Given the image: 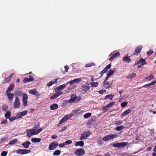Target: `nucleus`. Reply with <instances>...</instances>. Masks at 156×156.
<instances>
[{
	"label": "nucleus",
	"mask_w": 156,
	"mask_h": 156,
	"mask_svg": "<svg viewBox=\"0 0 156 156\" xmlns=\"http://www.w3.org/2000/svg\"><path fill=\"white\" fill-rule=\"evenodd\" d=\"M60 153L61 152L59 150H57L54 151L53 154L55 155H59Z\"/></svg>",
	"instance_id": "obj_43"
},
{
	"label": "nucleus",
	"mask_w": 156,
	"mask_h": 156,
	"mask_svg": "<svg viewBox=\"0 0 156 156\" xmlns=\"http://www.w3.org/2000/svg\"><path fill=\"white\" fill-rule=\"evenodd\" d=\"M20 105L19 99L18 97H16L14 102V106L15 108H19Z\"/></svg>",
	"instance_id": "obj_9"
},
{
	"label": "nucleus",
	"mask_w": 156,
	"mask_h": 156,
	"mask_svg": "<svg viewBox=\"0 0 156 156\" xmlns=\"http://www.w3.org/2000/svg\"><path fill=\"white\" fill-rule=\"evenodd\" d=\"M98 144H103L102 141L101 140H99L97 141Z\"/></svg>",
	"instance_id": "obj_61"
},
{
	"label": "nucleus",
	"mask_w": 156,
	"mask_h": 156,
	"mask_svg": "<svg viewBox=\"0 0 156 156\" xmlns=\"http://www.w3.org/2000/svg\"><path fill=\"white\" fill-rule=\"evenodd\" d=\"M98 82H93L91 83L92 87H98Z\"/></svg>",
	"instance_id": "obj_45"
},
{
	"label": "nucleus",
	"mask_w": 156,
	"mask_h": 156,
	"mask_svg": "<svg viewBox=\"0 0 156 156\" xmlns=\"http://www.w3.org/2000/svg\"><path fill=\"white\" fill-rule=\"evenodd\" d=\"M73 114L70 113L65 116L59 122V124H62L65 122L67 120L71 118Z\"/></svg>",
	"instance_id": "obj_3"
},
{
	"label": "nucleus",
	"mask_w": 156,
	"mask_h": 156,
	"mask_svg": "<svg viewBox=\"0 0 156 156\" xmlns=\"http://www.w3.org/2000/svg\"><path fill=\"white\" fill-rule=\"evenodd\" d=\"M30 144V141H27L24 143H23L22 144V145L23 146L24 148L27 149L29 147V146Z\"/></svg>",
	"instance_id": "obj_26"
},
{
	"label": "nucleus",
	"mask_w": 156,
	"mask_h": 156,
	"mask_svg": "<svg viewBox=\"0 0 156 156\" xmlns=\"http://www.w3.org/2000/svg\"><path fill=\"white\" fill-rule=\"evenodd\" d=\"M7 138V137H3L0 140V142H1L3 140H6Z\"/></svg>",
	"instance_id": "obj_64"
},
{
	"label": "nucleus",
	"mask_w": 156,
	"mask_h": 156,
	"mask_svg": "<svg viewBox=\"0 0 156 156\" xmlns=\"http://www.w3.org/2000/svg\"><path fill=\"white\" fill-rule=\"evenodd\" d=\"M76 99V95L73 94L71 95L70 99L68 100L67 102L68 103H73L75 102Z\"/></svg>",
	"instance_id": "obj_16"
},
{
	"label": "nucleus",
	"mask_w": 156,
	"mask_h": 156,
	"mask_svg": "<svg viewBox=\"0 0 156 156\" xmlns=\"http://www.w3.org/2000/svg\"><path fill=\"white\" fill-rule=\"evenodd\" d=\"M111 67V64H110L109 65H107L106 67L102 71V74H103L104 73H106L107 72L108 70L110 69Z\"/></svg>",
	"instance_id": "obj_23"
},
{
	"label": "nucleus",
	"mask_w": 156,
	"mask_h": 156,
	"mask_svg": "<svg viewBox=\"0 0 156 156\" xmlns=\"http://www.w3.org/2000/svg\"><path fill=\"white\" fill-rule=\"evenodd\" d=\"M122 120L116 121L115 122V124L116 126H118L119 125L122 124Z\"/></svg>",
	"instance_id": "obj_38"
},
{
	"label": "nucleus",
	"mask_w": 156,
	"mask_h": 156,
	"mask_svg": "<svg viewBox=\"0 0 156 156\" xmlns=\"http://www.w3.org/2000/svg\"><path fill=\"white\" fill-rule=\"evenodd\" d=\"M27 113V111H24L22 112H19L16 114V118L18 119L21 118L26 115Z\"/></svg>",
	"instance_id": "obj_12"
},
{
	"label": "nucleus",
	"mask_w": 156,
	"mask_h": 156,
	"mask_svg": "<svg viewBox=\"0 0 156 156\" xmlns=\"http://www.w3.org/2000/svg\"><path fill=\"white\" fill-rule=\"evenodd\" d=\"M14 73L11 74L7 78L5 79V82H9L10 79L12 78V76L14 75Z\"/></svg>",
	"instance_id": "obj_32"
},
{
	"label": "nucleus",
	"mask_w": 156,
	"mask_h": 156,
	"mask_svg": "<svg viewBox=\"0 0 156 156\" xmlns=\"http://www.w3.org/2000/svg\"><path fill=\"white\" fill-rule=\"evenodd\" d=\"M58 144L57 142L52 143L49 146L48 149L49 150H53L58 146Z\"/></svg>",
	"instance_id": "obj_10"
},
{
	"label": "nucleus",
	"mask_w": 156,
	"mask_h": 156,
	"mask_svg": "<svg viewBox=\"0 0 156 156\" xmlns=\"http://www.w3.org/2000/svg\"><path fill=\"white\" fill-rule=\"evenodd\" d=\"M31 140L34 142H39L41 140V139L38 138H33Z\"/></svg>",
	"instance_id": "obj_36"
},
{
	"label": "nucleus",
	"mask_w": 156,
	"mask_h": 156,
	"mask_svg": "<svg viewBox=\"0 0 156 156\" xmlns=\"http://www.w3.org/2000/svg\"><path fill=\"white\" fill-rule=\"evenodd\" d=\"M75 153L77 156L83 155L84 154V151L83 149H79L75 151Z\"/></svg>",
	"instance_id": "obj_11"
},
{
	"label": "nucleus",
	"mask_w": 156,
	"mask_h": 156,
	"mask_svg": "<svg viewBox=\"0 0 156 156\" xmlns=\"http://www.w3.org/2000/svg\"><path fill=\"white\" fill-rule=\"evenodd\" d=\"M131 110L130 109H128L125 111L122 114L120 115L121 117H122L123 116L126 115H127L129 114L131 112Z\"/></svg>",
	"instance_id": "obj_27"
},
{
	"label": "nucleus",
	"mask_w": 156,
	"mask_h": 156,
	"mask_svg": "<svg viewBox=\"0 0 156 156\" xmlns=\"http://www.w3.org/2000/svg\"><path fill=\"white\" fill-rule=\"evenodd\" d=\"M11 115V112L10 111H7L5 114V117L6 119H9Z\"/></svg>",
	"instance_id": "obj_31"
},
{
	"label": "nucleus",
	"mask_w": 156,
	"mask_h": 156,
	"mask_svg": "<svg viewBox=\"0 0 156 156\" xmlns=\"http://www.w3.org/2000/svg\"><path fill=\"white\" fill-rule=\"evenodd\" d=\"M114 73V71L112 70V69H110L109 72L107 73V76H110L113 74Z\"/></svg>",
	"instance_id": "obj_39"
},
{
	"label": "nucleus",
	"mask_w": 156,
	"mask_h": 156,
	"mask_svg": "<svg viewBox=\"0 0 156 156\" xmlns=\"http://www.w3.org/2000/svg\"><path fill=\"white\" fill-rule=\"evenodd\" d=\"M7 153L6 151H3L1 153L2 156H5L7 154Z\"/></svg>",
	"instance_id": "obj_53"
},
{
	"label": "nucleus",
	"mask_w": 156,
	"mask_h": 156,
	"mask_svg": "<svg viewBox=\"0 0 156 156\" xmlns=\"http://www.w3.org/2000/svg\"><path fill=\"white\" fill-rule=\"evenodd\" d=\"M113 96H114L113 95L109 94V95H107L106 96H105V99L109 98L110 100H112V98L113 97Z\"/></svg>",
	"instance_id": "obj_40"
},
{
	"label": "nucleus",
	"mask_w": 156,
	"mask_h": 156,
	"mask_svg": "<svg viewBox=\"0 0 156 156\" xmlns=\"http://www.w3.org/2000/svg\"><path fill=\"white\" fill-rule=\"evenodd\" d=\"M15 85L14 83H11L7 89L5 93H10L14 88Z\"/></svg>",
	"instance_id": "obj_21"
},
{
	"label": "nucleus",
	"mask_w": 156,
	"mask_h": 156,
	"mask_svg": "<svg viewBox=\"0 0 156 156\" xmlns=\"http://www.w3.org/2000/svg\"><path fill=\"white\" fill-rule=\"evenodd\" d=\"M91 115V113H88L85 114L84 115L83 117L84 118L87 119Z\"/></svg>",
	"instance_id": "obj_37"
},
{
	"label": "nucleus",
	"mask_w": 156,
	"mask_h": 156,
	"mask_svg": "<svg viewBox=\"0 0 156 156\" xmlns=\"http://www.w3.org/2000/svg\"><path fill=\"white\" fill-rule=\"evenodd\" d=\"M128 102L126 101H124L121 104V107L123 108L126 106L127 105Z\"/></svg>",
	"instance_id": "obj_41"
},
{
	"label": "nucleus",
	"mask_w": 156,
	"mask_h": 156,
	"mask_svg": "<svg viewBox=\"0 0 156 156\" xmlns=\"http://www.w3.org/2000/svg\"><path fill=\"white\" fill-rule=\"evenodd\" d=\"M65 69V71L66 72H68V69H69V67L67 66H65L64 67Z\"/></svg>",
	"instance_id": "obj_60"
},
{
	"label": "nucleus",
	"mask_w": 156,
	"mask_h": 156,
	"mask_svg": "<svg viewBox=\"0 0 156 156\" xmlns=\"http://www.w3.org/2000/svg\"><path fill=\"white\" fill-rule=\"evenodd\" d=\"M142 48V46H139L138 47V49H137V53L140 52Z\"/></svg>",
	"instance_id": "obj_52"
},
{
	"label": "nucleus",
	"mask_w": 156,
	"mask_h": 156,
	"mask_svg": "<svg viewBox=\"0 0 156 156\" xmlns=\"http://www.w3.org/2000/svg\"><path fill=\"white\" fill-rule=\"evenodd\" d=\"M41 128L36 130L35 128L32 129H28L27 131V136L28 137H30L32 135H35L39 133L42 130Z\"/></svg>",
	"instance_id": "obj_1"
},
{
	"label": "nucleus",
	"mask_w": 156,
	"mask_h": 156,
	"mask_svg": "<svg viewBox=\"0 0 156 156\" xmlns=\"http://www.w3.org/2000/svg\"><path fill=\"white\" fill-rule=\"evenodd\" d=\"M67 129V127L66 126H64L63 127H62V129H60L59 132H60L62 131H63L65 130H66Z\"/></svg>",
	"instance_id": "obj_49"
},
{
	"label": "nucleus",
	"mask_w": 156,
	"mask_h": 156,
	"mask_svg": "<svg viewBox=\"0 0 156 156\" xmlns=\"http://www.w3.org/2000/svg\"><path fill=\"white\" fill-rule=\"evenodd\" d=\"M30 81V80L27 77L25 78L23 80V82L25 83H27Z\"/></svg>",
	"instance_id": "obj_54"
},
{
	"label": "nucleus",
	"mask_w": 156,
	"mask_h": 156,
	"mask_svg": "<svg viewBox=\"0 0 156 156\" xmlns=\"http://www.w3.org/2000/svg\"><path fill=\"white\" fill-rule=\"evenodd\" d=\"M112 85V83H110V84H109V85H107L105 86V87L106 89H109Z\"/></svg>",
	"instance_id": "obj_57"
},
{
	"label": "nucleus",
	"mask_w": 156,
	"mask_h": 156,
	"mask_svg": "<svg viewBox=\"0 0 156 156\" xmlns=\"http://www.w3.org/2000/svg\"><path fill=\"white\" fill-rule=\"evenodd\" d=\"M28 99V95L26 94H23L22 101L24 106H26L27 105Z\"/></svg>",
	"instance_id": "obj_7"
},
{
	"label": "nucleus",
	"mask_w": 156,
	"mask_h": 156,
	"mask_svg": "<svg viewBox=\"0 0 156 156\" xmlns=\"http://www.w3.org/2000/svg\"><path fill=\"white\" fill-rule=\"evenodd\" d=\"M29 93L32 95L36 96H39L40 95L38 92L35 89L30 90L29 91Z\"/></svg>",
	"instance_id": "obj_22"
},
{
	"label": "nucleus",
	"mask_w": 156,
	"mask_h": 156,
	"mask_svg": "<svg viewBox=\"0 0 156 156\" xmlns=\"http://www.w3.org/2000/svg\"><path fill=\"white\" fill-rule=\"evenodd\" d=\"M122 60L123 61L126 62L128 63L129 62L131 61V59L127 55L123 58Z\"/></svg>",
	"instance_id": "obj_28"
},
{
	"label": "nucleus",
	"mask_w": 156,
	"mask_h": 156,
	"mask_svg": "<svg viewBox=\"0 0 156 156\" xmlns=\"http://www.w3.org/2000/svg\"><path fill=\"white\" fill-rule=\"evenodd\" d=\"M30 80V82H31L34 80V78L31 76H29V77L28 78Z\"/></svg>",
	"instance_id": "obj_55"
},
{
	"label": "nucleus",
	"mask_w": 156,
	"mask_h": 156,
	"mask_svg": "<svg viewBox=\"0 0 156 156\" xmlns=\"http://www.w3.org/2000/svg\"><path fill=\"white\" fill-rule=\"evenodd\" d=\"M91 134V132L89 131L84 132L83 133L81 134L80 138V140H83L87 139V138Z\"/></svg>",
	"instance_id": "obj_2"
},
{
	"label": "nucleus",
	"mask_w": 156,
	"mask_h": 156,
	"mask_svg": "<svg viewBox=\"0 0 156 156\" xmlns=\"http://www.w3.org/2000/svg\"><path fill=\"white\" fill-rule=\"evenodd\" d=\"M108 108H106V106L105 107H104L102 109L103 110V111L104 112H105L106 111H107Z\"/></svg>",
	"instance_id": "obj_62"
},
{
	"label": "nucleus",
	"mask_w": 156,
	"mask_h": 156,
	"mask_svg": "<svg viewBox=\"0 0 156 156\" xmlns=\"http://www.w3.org/2000/svg\"><path fill=\"white\" fill-rule=\"evenodd\" d=\"M8 108V106L5 105H3L2 107V108L4 111H6Z\"/></svg>",
	"instance_id": "obj_42"
},
{
	"label": "nucleus",
	"mask_w": 156,
	"mask_h": 156,
	"mask_svg": "<svg viewBox=\"0 0 156 156\" xmlns=\"http://www.w3.org/2000/svg\"><path fill=\"white\" fill-rule=\"evenodd\" d=\"M65 145L66 144H65V143L64 142L63 143L60 144L59 145V146L61 147H64Z\"/></svg>",
	"instance_id": "obj_56"
},
{
	"label": "nucleus",
	"mask_w": 156,
	"mask_h": 156,
	"mask_svg": "<svg viewBox=\"0 0 156 156\" xmlns=\"http://www.w3.org/2000/svg\"><path fill=\"white\" fill-rule=\"evenodd\" d=\"M72 112L73 114H75L76 115H79L83 113V111L80 109H77L73 111Z\"/></svg>",
	"instance_id": "obj_19"
},
{
	"label": "nucleus",
	"mask_w": 156,
	"mask_h": 156,
	"mask_svg": "<svg viewBox=\"0 0 156 156\" xmlns=\"http://www.w3.org/2000/svg\"><path fill=\"white\" fill-rule=\"evenodd\" d=\"M106 92V90H99L98 92H99V93L100 94H102L104 92Z\"/></svg>",
	"instance_id": "obj_59"
},
{
	"label": "nucleus",
	"mask_w": 156,
	"mask_h": 156,
	"mask_svg": "<svg viewBox=\"0 0 156 156\" xmlns=\"http://www.w3.org/2000/svg\"><path fill=\"white\" fill-rule=\"evenodd\" d=\"M14 94L18 96H21L22 95H23V94L22 93V91L20 90H16Z\"/></svg>",
	"instance_id": "obj_30"
},
{
	"label": "nucleus",
	"mask_w": 156,
	"mask_h": 156,
	"mask_svg": "<svg viewBox=\"0 0 156 156\" xmlns=\"http://www.w3.org/2000/svg\"><path fill=\"white\" fill-rule=\"evenodd\" d=\"M93 65H94V64L92 63H89L85 65V67H90L91 66Z\"/></svg>",
	"instance_id": "obj_50"
},
{
	"label": "nucleus",
	"mask_w": 156,
	"mask_h": 156,
	"mask_svg": "<svg viewBox=\"0 0 156 156\" xmlns=\"http://www.w3.org/2000/svg\"><path fill=\"white\" fill-rule=\"evenodd\" d=\"M17 142V140L16 139H15L14 140H13L10 141L9 142V145L14 144L15 143Z\"/></svg>",
	"instance_id": "obj_44"
},
{
	"label": "nucleus",
	"mask_w": 156,
	"mask_h": 156,
	"mask_svg": "<svg viewBox=\"0 0 156 156\" xmlns=\"http://www.w3.org/2000/svg\"><path fill=\"white\" fill-rule=\"evenodd\" d=\"M81 78L76 79L72 80L67 82V83L68 84L69 83L70 84H73L75 83H78L81 81Z\"/></svg>",
	"instance_id": "obj_15"
},
{
	"label": "nucleus",
	"mask_w": 156,
	"mask_h": 156,
	"mask_svg": "<svg viewBox=\"0 0 156 156\" xmlns=\"http://www.w3.org/2000/svg\"><path fill=\"white\" fill-rule=\"evenodd\" d=\"M123 126H120L115 128V130L116 131H120L124 129Z\"/></svg>",
	"instance_id": "obj_35"
},
{
	"label": "nucleus",
	"mask_w": 156,
	"mask_h": 156,
	"mask_svg": "<svg viewBox=\"0 0 156 156\" xmlns=\"http://www.w3.org/2000/svg\"><path fill=\"white\" fill-rule=\"evenodd\" d=\"M74 145L76 147H77L78 146H80L81 147H83L84 145V143L82 141H76Z\"/></svg>",
	"instance_id": "obj_25"
},
{
	"label": "nucleus",
	"mask_w": 156,
	"mask_h": 156,
	"mask_svg": "<svg viewBox=\"0 0 156 156\" xmlns=\"http://www.w3.org/2000/svg\"><path fill=\"white\" fill-rule=\"evenodd\" d=\"M7 123V120L6 119H2V120L1 124H5Z\"/></svg>",
	"instance_id": "obj_48"
},
{
	"label": "nucleus",
	"mask_w": 156,
	"mask_h": 156,
	"mask_svg": "<svg viewBox=\"0 0 156 156\" xmlns=\"http://www.w3.org/2000/svg\"><path fill=\"white\" fill-rule=\"evenodd\" d=\"M60 79V78H57L55 79H53L49 83H48L47 84V86L48 87H49L54 84H56L57 83V80H59Z\"/></svg>",
	"instance_id": "obj_14"
},
{
	"label": "nucleus",
	"mask_w": 156,
	"mask_h": 156,
	"mask_svg": "<svg viewBox=\"0 0 156 156\" xmlns=\"http://www.w3.org/2000/svg\"><path fill=\"white\" fill-rule=\"evenodd\" d=\"M120 55V53L119 52H117L114 53L111 57H110L109 60H112L115 58L118 57Z\"/></svg>",
	"instance_id": "obj_24"
},
{
	"label": "nucleus",
	"mask_w": 156,
	"mask_h": 156,
	"mask_svg": "<svg viewBox=\"0 0 156 156\" xmlns=\"http://www.w3.org/2000/svg\"><path fill=\"white\" fill-rule=\"evenodd\" d=\"M5 94L9 101H12L14 97L13 94L11 93H5Z\"/></svg>",
	"instance_id": "obj_17"
},
{
	"label": "nucleus",
	"mask_w": 156,
	"mask_h": 156,
	"mask_svg": "<svg viewBox=\"0 0 156 156\" xmlns=\"http://www.w3.org/2000/svg\"><path fill=\"white\" fill-rule=\"evenodd\" d=\"M146 64L145 60L142 58H141L140 60L137 62V65L138 68H140L141 66L143 65Z\"/></svg>",
	"instance_id": "obj_13"
},
{
	"label": "nucleus",
	"mask_w": 156,
	"mask_h": 156,
	"mask_svg": "<svg viewBox=\"0 0 156 156\" xmlns=\"http://www.w3.org/2000/svg\"><path fill=\"white\" fill-rule=\"evenodd\" d=\"M65 144L68 145L71 144L72 143V141L71 140H68L66 141L65 142Z\"/></svg>",
	"instance_id": "obj_51"
},
{
	"label": "nucleus",
	"mask_w": 156,
	"mask_h": 156,
	"mask_svg": "<svg viewBox=\"0 0 156 156\" xmlns=\"http://www.w3.org/2000/svg\"><path fill=\"white\" fill-rule=\"evenodd\" d=\"M153 51L152 50H150L149 51L147 52V53L148 55H150L153 53Z\"/></svg>",
	"instance_id": "obj_58"
},
{
	"label": "nucleus",
	"mask_w": 156,
	"mask_h": 156,
	"mask_svg": "<svg viewBox=\"0 0 156 156\" xmlns=\"http://www.w3.org/2000/svg\"><path fill=\"white\" fill-rule=\"evenodd\" d=\"M16 152L18 154H24L30 153L31 151L30 150L19 149L16 150Z\"/></svg>",
	"instance_id": "obj_4"
},
{
	"label": "nucleus",
	"mask_w": 156,
	"mask_h": 156,
	"mask_svg": "<svg viewBox=\"0 0 156 156\" xmlns=\"http://www.w3.org/2000/svg\"><path fill=\"white\" fill-rule=\"evenodd\" d=\"M127 142H122L114 144H113V146L114 147L118 148H122L124 147L127 144Z\"/></svg>",
	"instance_id": "obj_6"
},
{
	"label": "nucleus",
	"mask_w": 156,
	"mask_h": 156,
	"mask_svg": "<svg viewBox=\"0 0 156 156\" xmlns=\"http://www.w3.org/2000/svg\"><path fill=\"white\" fill-rule=\"evenodd\" d=\"M82 92L83 93H85L90 88V87L89 86V84L87 83L85 85L82 86Z\"/></svg>",
	"instance_id": "obj_18"
},
{
	"label": "nucleus",
	"mask_w": 156,
	"mask_h": 156,
	"mask_svg": "<svg viewBox=\"0 0 156 156\" xmlns=\"http://www.w3.org/2000/svg\"><path fill=\"white\" fill-rule=\"evenodd\" d=\"M9 119L10 121H12L15 120V119H18L17 118H16V116H13L10 117L9 118Z\"/></svg>",
	"instance_id": "obj_46"
},
{
	"label": "nucleus",
	"mask_w": 156,
	"mask_h": 156,
	"mask_svg": "<svg viewBox=\"0 0 156 156\" xmlns=\"http://www.w3.org/2000/svg\"><path fill=\"white\" fill-rule=\"evenodd\" d=\"M63 92H57L56 94H55L53 95L50 98V99L51 100L55 99L57 98L59 96H60L62 94Z\"/></svg>",
	"instance_id": "obj_20"
},
{
	"label": "nucleus",
	"mask_w": 156,
	"mask_h": 156,
	"mask_svg": "<svg viewBox=\"0 0 156 156\" xmlns=\"http://www.w3.org/2000/svg\"><path fill=\"white\" fill-rule=\"evenodd\" d=\"M67 83L62 85H60L57 87L55 88L54 90L56 92H58L63 89L67 85Z\"/></svg>",
	"instance_id": "obj_8"
},
{
	"label": "nucleus",
	"mask_w": 156,
	"mask_h": 156,
	"mask_svg": "<svg viewBox=\"0 0 156 156\" xmlns=\"http://www.w3.org/2000/svg\"><path fill=\"white\" fill-rule=\"evenodd\" d=\"M117 136V135H116L110 134L107 135L104 137L102 140H103L106 141L115 138Z\"/></svg>",
	"instance_id": "obj_5"
},
{
	"label": "nucleus",
	"mask_w": 156,
	"mask_h": 156,
	"mask_svg": "<svg viewBox=\"0 0 156 156\" xmlns=\"http://www.w3.org/2000/svg\"><path fill=\"white\" fill-rule=\"evenodd\" d=\"M136 76V74L135 73H132L128 76L127 78L129 79H132L135 77Z\"/></svg>",
	"instance_id": "obj_34"
},
{
	"label": "nucleus",
	"mask_w": 156,
	"mask_h": 156,
	"mask_svg": "<svg viewBox=\"0 0 156 156\" xmlns=\"http://www.w3.org/2000/svg\"><path fill=\"white\" fill-rule=\"evenodd\" d=\"M58 106L56 104H54L50 106V108L51 110L56 109L58 108Z\"/></svg>",
	"instance_id": "obj_29"
},
{
	"label": "nucleus",
	"mask_w": 156,
	"mask_h": 156,
	"mask_svg": "<svg viewBox=\"0 0 156 156\" xmlns=\"http://www.w3.org/2000/svg\"><path fill=\"white\" fill-rule=\"evenodd\" d=\"M115 103V102H112L111 103H109L106 105V108H109L112 106L114 105Z\"/></svg>",
	"instance_id": "obj_47"
},
{
	"label": "nucleus",
	"mask_w": 156,
	"mask_h": 156,
	"mask_svg": "<svg viewBox=\"0 0 156 156\" xmlns=\"http://www.w3.org/2000/svg\"><path fill=\"white\" fill-rule=\"evenodd\" d=\"M154 76L152 75L151 74L150 76L146 77L144 79L148 81H150L152 79L154 78Z\"/></svg>",
	"instance_id": "obj_33"
},
{
	"label": "nucleus",
	"mask_w": 156,
	"mask_h": 156,
	"mask_svg": "<svg viewBox=\"0 0 156 156\" xmlns=\"http://www.w3.org/2000/svg\"><path fill=\"white\" fill-rule=\"evenodd\" d=\"M149 84H150V83H148V84H145L144 85V86L143 87H149V86H151L150 85H149Z\"/></svg>",
	"instance_id": "obj_63"
}]
</instances>
